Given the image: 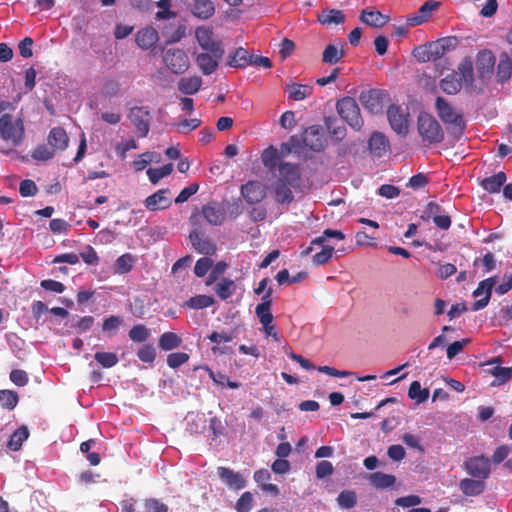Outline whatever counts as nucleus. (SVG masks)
I'll list each match as a JSON object with an SVG mask.
<instances>
[{
    "label": "nucleus",
    "mask_w": 512,
    "mask_h": 512,
    "mask_svg": "<svg viewBox=\"0 0 512 512\" xmlns=\"http://www.w3.org/2000/svg\"><path fill=\"white\" fill-rule=\"evenodd\" d=\"M25 136L24 124L21 118H16L9 113L0 117V137L11 142L13 146H19Z\"/></svg>",
    "instance_id": "1"
},
{
    "label": "nucleus",
    "mask_w": 512,
    "mask_h": 512,
    "mask_svg": "<svg viewBox=\"0 0 512 512\" xmlns=\"http://www.w3.org/2000/svg\"><path fill=\"white\" fill-rule=\"evenodd\" d=\"M436 110L445 124L452 125L449 131L457 138L462 136L466 127L463 116L456 113L453 107L442 97L436 99Z\"/></svg>",
    "instance_id": "2"
},
{
    "label": "nucleus",
    "mask_w": 512,
    "mask_h": 512,
    "mask_svg": "<svg viewBox=\"0 0 512 512\" xmlns=\"http://www.w3.org/2000/svg\"><path fill=\"white\" fill-rule=\"evenodd\" d=\"M418 132L423 142L428 144L440 143L444 139V132L439 122L428 113L418 116Z\"/></svg>",
    "instance_id": "3"
},
{
    "label": "nucleus",
    "mask_w": 512,
    "mask_h": 512,
    "mask_svg": "<svg viewBox=\"0 0 512 512\" xmlns=\"http://www.w3.org/2000/svg\"><path fill=\"white\" fill-rule=\"evenodd\" d=\"M336 109L339 116L346 121L354 130H360L363 126V119L357 101L352 97H344L337 101Z\"/></svg>",
    "instance_id": "4"
},
{
    "label": "nucleus",
    "mask_w": 512,
    "mask_h": 512,
    "mask_svg": "<svg viewBox=\"0 0 512 512\" xmlns=\"http://www.w3.org/2000/svg\"><path fill=\"white\" fill-rule=\"evenodd\" d=\"M128 118L135 126L138 137H146L150 131L152 115L148 106H134L128 113Z\"/></svg>",
    "instance_id": "5"
},
{
    "label": "nucleus",
    "mask_w": 512,
    "mask_h": 512,
    "mask_svg": "<svg viewBox=\"0 0 512 512\" xmlns=\"http://www.w3.org/2000/svg\"><path fill=\"white\" fill-rule=\"evenodd\" d=\"M163 62L174 74H183L190 67L189 57L179 48L168 49L163 53Z\"/></svg>",
    "instance_id": "6"
},
{
    "label": "nucleus",
    "mask_w": 512,
    "mask_h": 512,
    "mask_svg": "<svg viewBox=\"0 0 512 512\" xmlns=\"http://www.w3.org/2000/svg\"><path fill=\"white\" fill-rule=\"evenodd\" d=\"M224 53V50L218 49L203 51L196 55L195 63L203 75H211L217 70L219 61L222 59Z\"/></svg>",
    "instance_id": "7"
},
{
    "label": "nucleus",
    "mask_w": 512,
    "mask_h": 512,
    "mask_svg": "<svg viewBox=\"0 0 512 512\" xmlns=\"http://www.w3.org/2000/svg\"><path fill=\"white\" fill-rule=\"evenodd\" d=\"M386 96L387 94L382 90L370 89L361 92L359 95V101L365 109L376 114L382 111Z\"/></svg>",
    "instance_id": "8"
},
{
    "label": "nucleus",
    "mask_w": 512,
    "mask_h": 512,
    "mask_svg": "<svg viewBox=\"0 0 512 512\" xmlns=\"http://www.w3.org/2000/svg\"><path fill=\"white\" fill-rule=\"evenodd\" d=\"M302 141L305 147L314 152H320L325 148L323 128L319 125H312L306 128L302 134Z\"/></svg>",
    "instance_id": "9"
},
{
    "label": "nucleus",
    "mask_w": 512,
    "mask_h": 512,
    "mask_svg": "<svg viewBox=\"0 0 512 512\" xmlns=\"http://www.w3.org/2000/svg\"><path fill=\"white\" fill-rule=\"evenodd\" d=\"M465 468L472 477L482 480L487 479L491 472L490 460L483 455L467 459Z\"/></svg>",
    "instance_id": "10"
},
{
    "label": "nucleus",
    "mask_w": 512,
    "mask_h": 512,
    "mask_svg": "<svg viewBox=\"0 0 512 512\" xmlns=\"http://www.w3.org/2000/svg\"><path fill=\"white\" fill-rule=\"evenodd\" d=\"M497 283V276L489 277L478 284V287L474 290L473 296L479 297L484 295L483 298L476 300L472 305L473 311H478L485 308L491 298L492 289Z\"/></svg>",
    "instance_id": "11"
},
{
    "label": "nucleus",
    "mask_w": 512,
    "mask_h": 512,
    "mask_svg": "<svg viewBox=\"0 0 512 512\" xmlns=\"http://www.w3.org/2000/svg\"><path fill=\"white\" fill-rule=\"evenodd\" d=\"M220 480L231 490H241L246 487L247 481L240 472L231 468L220 466L217 468Z\"/></svg>",
    "instance_id": "12"
},
{
    "label": "nucleus",
    "mask_w": 512,
    "mask_h": 512,
    "mask_svg": "<svg viewBox=\"0 0 512 512\" xmlns=\"http://www.w3.org/2000/svg\"><path fill=\"white\" fill-rule=\"evenodd\" d=\"M496 57L491 50H481L477 54L476 69L481 79H488L492 76Z\"/></svg>",
    "instance_id": "13"
},
{
    "label": "nucleus",
    "mask_w": 512,
    "mask_h": 512,
    "mask_svg": "<svg viewBox=\"0 0 512 512\" xmlns=\"http://www.w3.org/2000/svg\"><path fill=\"white\" fill-rule=\"evenodd\" d=\"M387 118L391 128L397 134L405 136L408 133L407 115L402 113L399 106L390 105L387 110Z\"/></svg>",
    "instance_id": "14"
},
{
    "label": "nucleus",
    "mask_w": 512,
    "mask_h": 512,
    "mask_svg": "<svg viewBox=\"0 0 512 512\" xmlns=\"http://www.w3.org/2000/svg\"><path fill=\"white\" fill-rule=\"evenodd\" d=\"M203 217L205 220L213 226H220L224 223L226 217H225V210L223 208L222 201H212L207 203L202 207L201 211Z\"/></svg>",
    "instance_id": "15"
},
{
    "label": "nucleus",
    "mask_w": 512,
    "mask_h": 512,
    "mask_svg": "<svg viewBox=\"0 0 512 512\" xmlns=\"http://www.w3.org/2000/svg\"><path fill=\"white\" fill-rule=\"evenodd\" d=\"M195 37L203 51L224 50L222 42L215 39L213 30L209 27H198L195 31Z\"/></svg>",
    "instance_id": "16"
},
{
    "label": "nucleus",
    "mask_w": 512,
    "mask_h": 512,
    "mask_svg": "<svg viewBox=\"0 0 512 512\" xmlns=\"http://www.w3.org/2000/svg\"><path fill=\"white\" fill-rule=\"evenodd\" d=\"M241 194L247 203L256 204L265 198L266 191L260 182L249 181L241 186Z\"/></svg>",
    "instance_id": "17"
},
{
    "label": "nucleus",
    "mask_w": 512,
    "mask_h": 512,
    "mask_svg": "<svg viewBox=\"0 0 512 512\" xmlns=\"http://www.w3.org/2000/svg\"><path fill=\"white\" fill-rule=\"evenodd\" d=\"M170 190L168 188L160 189L154 194L148 196L145 200V207L150 211L164 210L171 206L169 198Z\"/></svg>",
    "instance_id": "18"
},
{
    "label": "nucleus",
    "mask_w": 512,
    "mask_h": 512,
    "mask_svg": "<svg viewBox=\"0 0 512 512\" xmlns=\"http://www.w3.org/2000/svg\"><path fill=\"white\" fill-rule=\"evenodd\" d=\"M189 240L195 250L201 254H214L216 246L211 240L203 235L199 230L194 229L189 234Z\"/></svg>",
    "instance_id": "19"
},
{
    "label": "nucleus",
    "mask_w": 512,
    "mask_h": 512,
    "mask_svg": "<svg viewBox=\"0 0 512 512\" xmlns=\"http://www.w3.org/2000/svg\"><path fill=\"white\" fill-rule=\"evenodd\" d=\"M370 153L377 158L382 157L390 149L387 137L381 132H374L368 141Z\"/></svg>",
    "instance_id": "20"
},
{
    "label": "nucleus",
    "mask_w": 512,
    "mask_h": 512,
    "mask_svg": "<svg viewBox=\"0 0 512 512\" xmlns=\"http://www.w3.org/2000/svg\"><path fill=\"white\" fill-rule=\"evenodd\" d=\"M159 35L153 27H145L137 31L135 41L139 48L148 50L152 48L158 41Z\"/></svg>",
    "instance_id": "21"
},
{
    "label": "nucleus",
    "mask_w": 512,
    "mask_h": 512,
    "mask_svg": "<svg viewBox=\"0 0 512 512\" xmlns=\"http://www.w3.org/2000/svg\"><path fill=\"white\" fill-rule=\"evenodd\" d=\"M279 178L290 186L298 185L300 180V171L298 165L289 162L280 163L278 166Z\"/></svg>",
    "instance_id": "22"
},
{
    "label": "nucleus",
    "mask_w": 512,
    "mask_h": 512,
    "mask_svg": "<svg viewBox=\"0 0 512 512\" xmlns=\"http://www.w3.org/2000/svg\"><path fill=\"white\" fill-rule=\"evenodd\" d=\"M439 4V2L433 0L425 2L419 8L417 15H414L407 19L408 25L417 26L427 21L430 18L432 11L437 9Z\"/></svg>",
    "instance_id": "23"
},
{
    "label": "nucleus",
    "mask_w": 512,
    "mask_h": 512,
    "mask_svg": "<svg viewBox=\"0 0 512 512\" xmlns=\"http://www.w3.org/2000/svg\"><path fill=\"white\" fill-rule=\"evenodd\" d=\"M290 187L288 183L283 182V179H277L273 183L275 201L281 204L291 203L294 200V195Z\"/></svg>",
    "instance_id": "24"
},
{
    "label": "nucleus",
    "mask_w": 512,
    "mask_h": 512,
    "mask_svg": "<svg viewBox=\"0 0 512 512\" xmlns=\"http://www.w3.org/2000/svg\"><path fill=\"white\" fill-rule=\"evenodd\" d=\"M202 83V78L197 75L182 77L177 83V88L182 94L193 95L201 89Z\"/></svg>",
    "instance_id": "25"
},
{
    "label": "nucleus",
    "mask_w": 512,
    "mask_h": 512,
    "mask_svg": "<svg viewBox=\"0 0 512 512\" xmlns=\"http://www.w3.org/2000/svg\"><path fill=\"white\" fill-rule=\"evenodd\" d=\"M227 64L234 68H246L251 64V54L243 47H239L229 55Z\"/></svg>",
    "instance_id": "26"
},
{
    "label": "nucleus",
    "mask_w": 512,
    "mask_h": 512,
    "mask_svg": "<svg viewBox=\"0 0 512 512\" xmlns=\"http://www.w3.org/2000/svg\"><path fill=\"white\" fill-rule=\"evenodd\" d=\"M459 487L464 495L477 496L485 490V482L478 478H465L460 481Z\"/></svg>",
    "instance_id": "27"
},
{
    "label": "nucleus",
    "mask_w": 512,
    "mask_h": 512,
    "mask_svg": "<svg viewBox=\"0 0 512 512\" xmlns=\"http://www.w3.org/2000/svg\"><path fill=\"white\" fill-rule=\"evenodd\" d=\"M360 19L368 26L380 28L389 22V17L377 10H363Z\"/></svg>",
    "instance_id": "28"
},
{
    "label": "nucleus",
    "mask_w": 512,
    "mask_h": 512,
    "mask_svg": "<svg viewBox=\"0 0 512 512\" xmlns=\"http://www.w3.org/2000/svg\"><path fill=\"white\" fill-rule=\"evenodd\" d=\"M191 11L194 16L200 19H208L215 12L212 0H193Z\"/></svg>",
    "instance_id": "29"
},
{
    "label": "nucleus",
    "mask_w": 512,
    "mask_h": 512,
    "mask_svg": "<svg viewBox=\"0 0 512 512\" xmlns=\"http://www.w3.org/2000/svg\"><path fill=\"white\" fill-rule=\"evenodd\" d=\"M69 138L62 127H54L48 135V143L55 149L64 150L68 146Z\"/></svg>",
    "instance_id": "30"
},
{
    "label": "nucleus",
    "mask_w": 512,
    "mask_h": 512,
    "mask_svg": "<svg viewBox=\"0 0 512 512\" xmlns=\"http://www.w3.org/2000/svg\"><path fill=\"white\" fill-rule=\"evenodd\" d=\"M506 179V174L500 171L490 177L484 178L481 181V187L488 193H498L506 182Z\"/></svg>",
    "instance_id": "31"
},
{
    "label": "nucleus",
    "mask_w": 512,
    "mask_h": 512,
    "mask_svg": "<svg viewBox=\"0 0 512 512\" xmlns=\"http://www.w3.org/2000/svg\"><path fill=\"white\" fill-rule=\"evenodd\" d=\"M512 75V62L508 53L503 52L500 55L499 63L497 65L496 76L500 83H504L510 79Z\"/></svg>",
    "instance_id": "32"
},
{
    "label": "nucleus",
    "mask_w": 512,
    "mask_h": 512,
    "mask_svg": "<svg viewBox=\"0 0 512 512\" xmlns=\"http://www.w3.org/2000/svg\"><path fill=\"white\" fill-rule=\"evenodd\" d=\"M29 437V430L26 426H21L13 432L7 443V447L12 451H18L21 449L23 442Z\"/></svg>",
    "instance_id": "33"
},
{
    "label": "nucleus",
    "mask_w": 512,
    "mask_h": 512,
    "mask_svg": "<svg viewBox=\"0 0 512 512\" xmlns=\"http://www.w3.org/2000/svg\"><path fill=\"white\" fill-rule=\"evenodd\" d=\"M369 481L373 487L377 489H384L394 485L396 478L394 475L385 474L383 472H374L370 474Z\"/></svg>",
    "instance_id": "34"
},
{
    "label": "nucleus",
    "mask_w": 512,
    "mask_h": 512,
    "mask_svg": "<svg viewBox=\"0 0 512 512\" xmlns=\"http://www.w3.org/2000/svg\"><path fill=\"white\" fill-rule=\"evenodd\" d=\"M214 291L221 300L231 297L236 291V285L229 278H222L214 287Z\"/></svg>",
    "instance_id": "35"
},
{
    "label": "nucleus",
    "mask_w": 512,
    "mask_h": 512,
    "mask_svg": "<svg viewBox=\"0 0 512 512\" xmlns=\"http://www.w3.org/2000/svg\"><path fill=\"white\" fill-rule=\"evenodd\" d=\"M345 55L343 47L338 48L334 44H328L322 54V62L326 64H336L339 62Z\"/></svg>",
    "instance_id": "36"
},
{
    "label": "nucleus",
    "mask_w": 512,
    "mask_h": 512,
    "mask_svg": "<svg viewBox=\"0 0 512 512\" xmlns=\"http://www.w3.org/2000/svg\"><path fill=\"white\" fill-rule=\"evenodd\" d=\"M313 92V88L309 85L291 84L288 86V97L294 101L304 100Z\"/></svg>",
    "instance_id": "37"
},
{
    "label": "nucleus",
    "mask_w": 512,
    "mask_h": 512,
    "mask_svg": "<svg viewBox=\"0 0 512 512\" xmlns=\"http://www.w3.org/2000/svg\"><path fill=\"white\" fill-rule=\"evenodd\" d=\"M440 87L445 93L453 95L460 91L462 82L458 74H449L441 80Z\"/></svg>",
    "instance_id": "38"
},
{
    "label": "nucleus",
    "mask_w": 512,
    "mask_h": 512,
    "mask_svg": "<svg viewBox=\"0 0 512 512\" xmlns=\"http://www.w3.org/2000/svg\"><path fill=\"white\" fill-rule=\"evenodd\" d=\"M182 343V339L174 332L163 333L158 341L159 347L164 351L173 350L179 347Z\"/></svg>",
    "instance_id": "39"
},
{
    "label": "nucleus",
    "mask_w": 512,
    "mask_h": 512,
    "mask_svg": "<svg viewBox=\"0 0 512 512\" xmlns=\"http://www.w3.org/2000/svg\"><path fill=\"white\" fill-rule=\"evenodd\" d=\"M173 171V164L168 163L160 168H149L147 176L152 184H157L162 178L170 175Z\"/></svg>",
    "instance_id": "40"
},
{
    "label": "nucleus",
    "mask_w": 512,
    "mask_h": 512,
    "mask_svg": "<svg viewBox=\"0 0 512 512\" xmlns=\"http://www.w3.org/2000/svg\"><path fill=\"white\" fill-rule=\"evenodd\" d=\"M273 289L269 287L266 292L263 294L261 298V303H259L255 308L256 316H266V314H272L271 307L273 303L272 299Z\"/></svg>",
    "instance_id": "41"
},
{
    "label": "nucleus",
    "mask_w": 512,
    "mask_h": 512,
    "mask_svg": "<svg viewBox=\"0 0 512 512\" xmlns=\"http://www.w3.org/2000/svg\"><path fill=\"white\" fill-rule=\"evenodd\" d=\"M325 125L329 134L336 140H342L346 135V128L338 123L334 117H326Z\"/></svg>",
    "instance_id": "42"
},
{
    "label": "nucleus",
    "mask_w": 512,
    "mask_h": 512,
    "mask_svg": "<svg viewBox=\"0 0 512 512\" xmlns=\"http://www.w3.org/2000/svg\"><path fill=\"white\" fill-rule=\"evenodd\" d=\"M458 78L461 82L472 83L473 82V62L470 58H464L458 66Z\"/></svg>",
    "instance_id": "43"
},
{
    "label": "nucleus",
    "mask_w": 512,
    "mask_h": 512,
    "mask_svg": "<svg viewBox=\"0 0 512 512\" xmlns=\"http://www.w3.org/2000/svg\"><path fill=\"white\" fill-rule=\"evenodd\" d=\"M345 21V15L341 10L336 9H330L326 12H324L319 17V22L323 25H329V24H342Z\"/></svg>",
    "instance_id": "44"
},
{
    "label": "nucleus",
    "mask_w": 512,
    "mask_h": 512,
    "mask_svg": "<svg viewBox=\"0 0 512 512\" xmlns=\"http://www.w3.org/2000/svg\"><path fill=\"white\" fill-rule=\"evenodd\" d=\"M214 298L208 295H196L185 302V306L192 309H204L214 304Z\"/></svg>",
    "instance_id": "45"
},
{
    "label": "nucleus",
    "mask_w": 512,
    "mask_h": 512,
    "mask_svg": "<svg viewBox=\"0 0 512 512\" xmlns=\"http://www.w3.org/2000/svg\"><path fill=\"white\" fill-rule=\"evenodd\" d=\"M19 401L18 394L13 390H0V405L7 410H13Z\"/></svg>",
    "instance_id": "46"
},
{
    "label": "nucleus",
    "mask_w": 512,
    "mask_h": 512,
    "mask_svg": "<svg viewBox=\"0 0 512 512\" xmlns=\"http://www.w3.org/2000/svg\"><path fill=\"white\" fill-rule=\"evenodd\" d=\"M408 396L409 398L416 400L417 403H423L429 397V390L426 388L422 389L419 381H413L410 384Z\"/></svg>",
    "instance_id": "47"
},
{
    "label": "nucleus",
    "mask_w": 512,
    "mask_h": 512,
    "mask_svg": "<svg viewBox=\"0 0 512 512\" xmlns=\"http://www.w3.org/2000/svg\"><path fill=\"white\" fill-rule=\"evenodd\" d=\"M94 358L99 365L106 369L114 367L119 362L117 354L113 352H96Z\"/></svg>",
    "instance_id": "48"
},
{
    "label": "nucleus",
    "mask_w": 512,
    "mask_h": 512,
    "mask_svg": "<svg viewBox=\"0 0 512 512\" xmlns=\"http://www.w3.org/2000/svg\"><path fill=\"white\" fill-rule=\"evenodd\" d=\"M134 258L130 253H125L117 258L115 263V271L119 274H126L133 267Z\"/></svg>",
    "instance_id": "49"
},
{
    "label": "nucleus",
    "mask_w": 512,
    "mask_h": 512,
    "mask_svg": "<svg viewBox=\"0 0 512 512\" xmlns=\"http://www.w3.org/2000/svg\"><path fill=\"white\" fill-rule=\"evenodd\" d=\"M338 504L344 509H350L356 505L357 495L352 490H344L337 497Z\"/></svg>",
    "instance_id": "50"
},
{
    "label": "nucleus",
    "mask_w": 512,
    "mask_h": 512,
    "mask_svg": "<svg viewBox=\"0 0 512 512\" xmlns=\"http://www.w3.org/2000/svg\"><path fill=\"white\" fill-rule=\"evenodd\" d=\"M222 204L225 210V217L228 215L230 218L236 219L243 212V206L240 199L233 202L224 200L222 201Z\"/></svg>",
    "instance_id": "51"
},
{
    "label": "nucleus",
    "mask_w": 512,
    "mask_h": 512,
    "mask_svg": "<svg viewBox=\"0 0 512 512\" xmlns=\"http://www.w3.org/2000/svg\"><path fill=\"white\" fill-rule=\"evenodd\" d=\"M280 158L279 151L273 146L268 147L262 153V162L265 167L270 169L276 166L278 159Z\"/></svg>",
    "instance_id": "52"
},
{
    "label": "nucleus",
    "mask_w": 512,
    "mask_h": 512,
    "mask_svg": "<svg viewBox=\"0 0 512 512\" xmlns=\"http://www.w3.org/2000/svg\"><path fill=\"white\" fill-rule=\"evenodd\" d=\"M128 335L132 341L140 343L146 341L149 338L150 333L146 326L143 324H137L130 329Z\"/></svg>",
    "instance_id": "53"
},
{
    "label": "nucleus",
    "mask_w": 512,
    "mask_h": 512,
    "mask_svg": "<svg viewBox=\"0 0 512 512\" xmlns=\"http://www.w3.org/2000/svg\"><path fill=\"white\" fill-rule=\"evenodd\" d=\"M334 250L333 246H323L321 251L312 257L313 264L316 266L326 264L332 258Z\"/></svg>",
    "instance_id": "54"
},
{
    "label": "nucleus",
    "mask_w": 512,
    "mask_h": 512,
    "mask_svg": "<svg viewBox=\"0 0 512 512\" xmlns=\"http://www.w3.org/2000/svg\"><path fill=\"white\" fill-rule=\"evenodd\" d=\"M253 506V495L251 492H244L236 501L235 509L237 512H249Z\"/></svg>",
    "instance_id": "55"
},
{
    "label": "nucleus",
    "mask_w": 512,
    "mask_h": 512,
    "mask_svg": "<svg viewBox=\"0 0 512 512\" xmlns=\"http://www.w3.org/2000/svg\"><path fill=\"white\" fill-rule=\"evenodd\" d=\"M489 372L498 380L499 384H503L512 378V366L501 367L497 365L490 369Z\"/></svg>",
    "instance_id": "56"
},
{
    "label": "nucleus",
    "mask_w": 512,
    "mask_h": 512,
    "mask_svg": "<svg viewBox=\"0 0 512 512\" xmlns=\"http://www.w3.org/2000/svg\"><path fill=\"white\" fill-rule=\"evenodd\" d=\"M144 510L142 512H168L166 504L156 498H147L144 500Z\"/></svg>",
    "instance_id": "57"
},
{
    "label": "nucleus",
    "mask_w": 512,
    "mask_h": 512,
    "mask_svg": "<svg viewBox=\"0 0 512 512\" xmlns=\"http://www.w3.org/2000/svg\"><path fill=\"white\" fill-rule=\"evenodd\" d=\"M138 358L144 363H152L156 358L155 348L150 345H143L137 351Z\"/></svg>",
    "instance_id": "58"
},
{
    "label": "nucleus",
    "mask_w": 512,
    "mask_h": 512,
    "mask_svg": "<svg viewBox=\"0 0 512 512\" xmlns=\"http://www.w3.org/2000/svg\"><path fill=\"white\" fill-rule=\"evenodd\" d=\"M213 267V260L203 257L197 260L194 266V273L197 277H203Z\"/></svg>",
    "instance_id": "59"
},
{
    "label": "nucleus",
    "mask_w": 512,
    "mask_h": 512,
    "mask_svg": "<svg viewBox=\"0 0 512 512\" xmlns=\"http://www.w3.org/2000/svg\"><path fill=\"white\" fill-rule=\"evenodd\" d=\"M189 360V355L185 352H175L167 356V364L170 368H178Z\"/></svg>",
    "instance_id": "60"
},
{
    "label": "nucleus",
    "mask_w": 512,
    "mask_h": 512,
    "mask_svg": "<svg viewBox=\"0 0 512 512\" xmlns=\"http://www.w3.org/2000/svg\"><path fill=\"white\" fill-rule=\"evenodd\" d=\"M334 468L330 461L322 460L316 465V477L318 479H323L333 474Z\"/></svg>",
    "instance_id": "61"
},
{
    "label": "nucleus",
    "mask_w": 512,
    "mask_h": 512,
    "mask_svg": "<svg viewBox=\"0 0 512 512\" xmlns=\"http://www.w3.org/2000/svg\"><path fill=\"white\" fill-rule=\"evenodd\" d=\"M227 267H228V265L224 261L218 262L215 266H213L212 270L206 280V285L207 286L212 285L220 275L224 274Z\"/></svg>",
    "instance_id": "62"
},
{
    "label": "nucleus",
    "mask_w": 512,
    "mask_h": 512,
    "mask_svg": "<svg viewBox=\"0 0 512 512\" xmlns=\"http://www.w3.org/2000/svg\"><path fill=\"white\" fill-rule=\"evenodd\" d=\"M38 188L34 181L25 179L21 181L19 193L22 197H30L36 195Z\"/></svg>",
    "instance_id": "63"
},
{
    "label": "nucleus",
    "mask_w": 512,
    "mask_h": 512,
    "mask_svg": "<svg viewBox=\"0 0 512 512\" xmlns=\"http://www.w3.org/2000/svg\"><path fill=\"white\" fill-rule=\"evenodd\" d=\"M198 190L199 185L197 183L190 184L189 186L181 190V192L175 199V203L180 204L186 202L191 196L196 194Z\"/></svg>",
    "instance_id": "64"
}]
</instances>
